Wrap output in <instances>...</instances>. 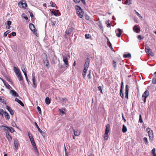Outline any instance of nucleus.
Masks as SVG:
<instances>
[{"mask_svg":"<svg viewBox=\"0 0 156 156\" xmlns=\"http://www.w3.org/2000/svg\"><path fill=\"white\" fill-rule=\"evenodd\" d=\"M151 154H152V156H156V154L155 153V149L154 148L151 151Z\"/></svg>","mask_w":156,"mask_h":156,"instance_id":"obj_33","label":"nucleus"},{"mask_svg":"<svg viewBox=\"0 0 156 156\" xmlns=\"http://www.w3.org/2000/svg\"><path fill=\"white\" fill-rule=\"evenodd\" d=\"M145 143L146 144H147L148 143L147 138L146 137H145L143 139Z\"/></svg>","mask_w":156,"mask_h":156,"instance_id":"obj_37","label":"nucleus"},{"mask_svg":"<svg viewBox=\"0 0 156 156\" xmlns=\"http://www.w3.org/2000/svg\"><path fill=\"white\" fill-rule=\"evenodd\" d=\"M88 69L84 68L83 70V72L84 73H86L87 70Z\"/></svg>","mask_w":156,"mask_h":156,"instance_id":"obj_64","label":"nucleus"},{"mask_svg":"<svg viewBox=\"0 0 156 156\" xmlns=\"http://www.w3.org/2000/svg\"><path fill=\"white\" fill-rule=\"evenodd\" d=\"M6 99L4 98L3 97H0V101L3 103L5 104H6L7 103V102L5 100Z\"/></svg>","mask_w":156,"mask_h":156,"instance_id":"obj_19","label":"nucleus"},{"mask_svg":"<svg viewBox=\"0 0 156 156\" xmlns=\"http://www.w3.org/2000/svg\"><path fill=\"white\" fill-rule=\"evenodd\" d=\"M90 37V36L89 34H86L85 35V37L86 39H89Z\"/></svg>","mask_w":156,"mask_h":156,"instance_id":"obj_48","label":"nucleus"},{"mask_svg":"<svg viewBox=\"0 0 156 156\" xmlns=\"http://www.w3.org/2000/svg\"><path fill=\"white\" fill-rule=\"evenodd\" d=\"M117 30L119 32V33H116V35L118 37H120L122 33V31L121 30L120 28L118 29Z\"/></svg>","mask_w":156,"mask_h":156,"instance_id":"obj_22","label":"nucleus"},{"mask_svg":"<svg viewBox=\"0 0 156 156\" xmlns=\"http://www.w3.org/2000/svg\"><path fill=\"white\" fill-rule=\"evenodd\" d=\"M45 102L46 104L48 105L51 103V99L48 97H46L45 99Z\"/></svg>","mask_w":156,"mask_h":156,"instance_id":"obj_21","label":"nucleus"},{"mask_svg":"<svg viewBox=\"0 0 156 156\" xmlns=\"http://www.w3.org/2000/svg\"><path fill=\"white\" fill-rule=\"evenodd\" d=\"M123 83L122 81L121 83V86L120 92V95L121 97L123 99L124 98V94L122 92V90L123 88Z\"/></svg>","mask_w":156,"mask_h":156,"instance_id":"obj_8","label":"nucleus"},{"mask_svg":"<svg viewBox=\"0 0 156 156\" xmlns=\"http://www.w3.org/2000/svg\"><path fill=\"white\" fill-rule=\"evenodd\" d=\"M113 62L114 67V68H115L116 67V62L114 60L113 61Z\"/></svg>","mask_w":156,"mask_h":156,"instance_id":"obj_59","label":"nucleus"},{"mask_svg":"<svg viewBox=\"0 0 156 156\" xmlns=\"http://www.w3.org/2000/svg\"><path fill=\"white\" fill-rule=\"evenodd\" d=\"M133 31L135 32H136V33H139V32L137 31L139 30V28L138 27V26L137 25H136L134 26L133 28Z\"/></svg>","mask_w":156,"mask_h":156,"instance_id":"obj_27","label":"nucleus"},{"mask_svg":"<svg viewBox=\"0 0 156 156\" xmlns=\"http://www.w3.org/2000/svg\"><path fill=\"white\" fill-rule=\"evenodd\" d=\"M137 37L140 40H142L143 39V38L140 35H138Z\"/></svg>","mask_w":156,"mask_h":156,"instance_id":"obj_63","label":"nucleus"},{"mask_svg":"<svg viewBox=\"0 0 156 156\" xmlns=\"http://www.w3.org/2000/svg\"><path fill=\"white\" fill-rule=\"evenodd\" d=\"M135 12L136 14L137 15V16L139 17L140 18H142V16L140 15L135 10Z\"/></svg>","mask_w":156,"mask_h":156,"instance_id":"obj_45","label":"nucleus"},{"mask_svg":"<svg viewBox=\"0 0 156 156\" xmlns=\"http://www.w3.org/2000/svg\"><path fill=\"white\" fill-rule=\"evenodd\" d=\"M32 81L33 83V87H34L36 88L37 87V84L36 83V79L34 78L33 79H32Z\"/></svg>","mask_w":156,"mask_h":156,"instance_id":"obj_32","label":"nucleus"},{"mask_svg":"<svg viewBox=\"0 0 156 156\" xmlns=\"http://www.w3.org/2000/svg\"><path fill=\"white\" fill-rule=\"evenodd\" d=\"M92 73V71L91 70L89 71V74L87 75V77L89 79H91V74Z\"/></svg>","mask_w":156,"mask_h":156,"instance_id":"obj_38","label":"nucleus"},{"mask_svg":"<svg viewBox=\"0 0 156 156\" xmlns=\"http://www.w3.org/2000/svg\"><path fill=\"white\" fill-rule=\"evenodd\" d=\"M15 101L17 102L18 103H19L21 106L23 107L24 106V104L22 102V101L17 98H16L15 99Z\"/></svg>","mask_w":156,"mask_h":156,"instance_id":"obj_20","label":"nucleus"},{"mask_svg":"<svg viewBox=\"0 0 156 156\" xmlns=\"http://www.w3.org/2000/svg\"><path fill=\"white\" fill-rule=\"evenodd\" d=\"M99 27L100 29L102 31V32H103V27H102V25L101 24L99 25Z\"/></svg>","mask_w":156,"mask_h":156,"instance_id":"obj_53","label":"nucleus"},{"mask_svg":"<svg viewBox=\"0 0 156 156\" xmlns=\"http://www.w3.org/2000/svg\"><path fill=\"white\" fill-rule=\"evenodd\" d=\"M4 114V111L3 109H0V114L1 115H3V114Z\"/></svg>","mask_w":156,"mask_h":156,"instance_id":"obj_52","label":"nucleus"},{"mask_svg":"<svg viewBox=\"0 0 156 156\" xmlns=\"http://www.w3.org/2000/svg\"><path fill=\"white\" fill-rule=\"evenodd\" d=\"M4 115L6 119L8 120L9 119V116L7 112H4Z\"/></svg>","mask_w":156,"mask_h":156,"instance_id":"obj_31","label":"nucleus"},{"mask_svg":"<svg viewBox=\"0 0 156 156\" xmlns=\"http://www.w3.org/2000/svg\"><path fill=\"white\" fill-rule=\"evenodd\" d=\"M6 138L8 139L9 141H11L12 140V138L11 136L9 135V133L8 131H7L6 132Z\"/></svg>","mask_w":156,"mask_h":156,"instance_id":"obj_15","label":"nucleus"},{"mask_svg":"<svg viewBox=\"0 0 156 156\" xmlns=\"http://www.w3.org/2000/svg\"><path fill=\"white\" fill-rule=\"evenodd\" d=\"M89 64L88 63H84V68H87L88 69V67L89 66Z\"/></svg>","mask_w":156,"mask_h":156,"instance_id":"obj_44","label":"nucleus"},{"mask_svg":"<svg viewBox=\"0 0 156 156\" xmlns=\"http://www.w3.org/2000/svg\"><path fill=\"white\" fill-rule=\"evenodd\" d=\"M28 135L30 140H32L31 139H34L32 135L31 134L30 132H28Z\"/></svg>","mask_w":156,"mask_h":156,"instance_id":"obj_34","label":"nucleus"},{"mask_svg":"<svg viewBox=\"0 0 156 156\" xmlns=\"http://www.w3.org/2000/svg\"><path fill=\"white\" fill-rule=\"evenodd\" d=\"M29 26L30 29L33 32H35L36 31V30L35 28V27L34 25L33 24L30 23L29 24Z\"/></svg>","mask_w":156,"mask_h":156,"instance_id":"obj_12","label":"nucleus"},{"mask_svg":"<svg viewBox=\"0 0 156 156\" xmlns=\"http://www.w3.org/2000/svg\"><path fill=\"white\" fill-rule=\"evenodd\" d=\"M147 131L150 140L152 141L153 140L154 136L153 131L150 128H148L147 129Z\"/></svg>","mask_w":156,"mask_h":156,"instance_id":"obj_3","label":"nucleus"},{"mask_svg":"<svg viewBox=\"0 0 156 156\" xmlns=\"http://www.w3.org/2000/svg\"><path fill=\"white\" fill-rule=\"evenodd\" d=\"M110 130V126L109 124H108L106 126V128L105 130V133L104 134V140H107L108 139V135Z\"/></svg>","mask_w":156,"mask_h":156,"instance_id":"obj_2","label":"nucleus"},{"mask_svg":"<svg viewBox=\"0 0 156 156\" xmlns=\"http://www.w3.org/2000/svg\"><path fill=\"white\" fill-rule=\"evenodd\" d=\"M37 109L38 111V112H39L40 114H41V108L39 106H37Z\"/></svg>","mask_w":156,"mask_h":156,"instance_id":"obj_43","label":"nucleus"},{"mask_svg":"<svg viewBox=\"0 0 156 156\" xmlns=\"http://www.w3.org/2000/svg\"><path fill=\"white\" fill-rule=\"evenodd\" d=\"M73 31V30L71 28H69L67 29L65 32L67 34H70Z\"/></svg>","mask_w":156,"mask_h":156,"instance_id":"obj_26","label":"nucleus"},{"mask_svg":"<svg viewBox=\"0 0 156 156\" xmlns=\"http://www.w3.org/2000/svg\"><path fill=\"white\" fill-rule=\"evenodd\" d=\"M139 121L140 122V123H142L143 122V120H142V118H141V115H139Z\"/></svg>","mask_w":156,"mask_h":156,"instance_id":"obj_49","label":"nucleus"},{"mask_svg":"<svg viewBox=\"0 0 156 156\" xmlns=\"http://www.w3.org/2000/svg\"><path fill=\"white\" fill-rule=\"evenodd\" d=\"M13 127H15L16 126V123L14 122H12L11 123Z\"/></svg>","mask_w":156,"mask_h":156,"instance_id":"obj_54","label":"nucleus"},{"mask_svg":"<svg viewBox=\"0 0 156 156\" xmlns=\"http://www.w3.org/2000/svg\"><path fill=\"white\" fill-rule=\"evenodd\" d=\"M12 23V22L10 21H7V24L8 25L10 26Z\"/></svg>","mask_w":156,"mask_h":156,"instance_id":"obj_57","label":"nucleus"},{"mask_svg":"<svg viewBox=\"0 0 156 156\" xmlns=\"http://www.w3.org/2000/svg\"><path fill=\"white\" fill-rule=\"evenodd\" d=\"M129 89V87L128 85L127 84L126 86V88H125V98L126 99H128V91Z\"/></svg>","mask_w":156,"mask_h":156,"instance_id":"obj_6","label":"nucleus"},{"mask_svg":"<svg viewBox=\"0 0 156 156\" xmlns=\"http://www.w3.org/2000/svg\"><path fill=\"white\" fill-rule=\"evenodd\" d=\"M98 90L100 91L101 93V94L103 93L102 92V88H101V87L100 86H99L98 87Z\"/></svg>","mask_w":156,"mask_h":156,"instance_id":"obj_46","label":"nucleus"},{"mask_svg":"<svg viewBox=\"0 0 156 156\" xmlns=\"http://www.w3.org/2000/svg\"><path fill=\"white\" fill-rule=\"evenodd\" d=\"M123 57L124 58H130L131 57V54L129 53L128 54H124L123 55Z\"/></svg>","mask_w":156,"mask_h":156,"instance_id":"obj_29","label":"nucleus"},{"mask_svg":"<svg viewBox=\"0 0 156 156\" xmlns=\"http://www.w3.org/2000/svg\"><path fill=\"white\" fill-rule=\"evenodd\" d=\"M17 76L18 77V80L20 81H21L23 80V78L22 76L21 73H19V74L17 75Z\"/></svg>","mask_w":156,"mask_h":156,"instance_id":"obj_28","label":"nucleus"},{"mask_svg":"<svg viewBox=\"0 0 156 156\" xmlns=\"http://www.w3.org/2000/svg\"><path fill=\"white\" fill-rule=\"evenodd\" d=\"M13 69L16 75L19 74V73H20V72L19 69H18V68H17L16 67H14Z\"/></svg>","mask_w":156,"mask_h":156,"instance_id":"obj_17","label":"nucleus"},{"mask_svg":"<svg viewBox=\"0 0 156 156\" xmlns=\"http://www.w3.org/2000/svg\"><path fill=\"white\" fill-rule=\"evenodd\" d=\"M43 62L47 68L48 69L49 68V64L47 59V58L44 59L43 60Z\"/></svg>","mask_w":156,"mask_h":156,"instance_id":"obj_14","label":"nucleus"},{"mask_svg":"<svg viewBox=\"0 0 156 156\" xmlns=\"http://www.w3.org/2000/svg\"><path fill=\"white\" fill-rule=\"evenodd\" d=\"M0 128L2 130L5 131L6 132L7 131H8L9 126H7L2 125L0 126Z\"/></svg>","mask_w":156,"mask_h":156,"instance_id":"obj_11","label":"nucleus"},{"mask_svg":"<svg viewBox=\"0 0 156 156\" xmlns=\"http://www.w3.org/2000/svg\"><path fill=\"white\" fill-rule=\"evenodd\" d=\"M19 144L18 140L17 139L15 140L14 142V145L15 150L17 149Z\"/></svg>","mask_w":156,"mask_h":156,"instance_id":"obj_13","label":"nucleus"},{"mask_svg":"<svg viewBox=\"0 0 156 156\" xmlns=\"http://www.w3.org/2000/svg\"><path fill=\"white\" fill-rule=\"evenodd\" d=\"M152 83L153 84H156V78H154L152 80Z\"/></svg>","mask_w":156,"mask_h":156,"instance_id":"obj_47","label":"nucleus"},{"mask_svg":"<svg viewBox=\"0 0 156 156\" xmlns=\"http://www.w3.org/2000/svg\"><path fill=\"white\" fill-rule=\"evenodd\" d=\"M12 35L13 36H15L16 35V33L15 32H13L12 33Z\"/></svg>","mask_w":156,"mask_h":156,"instance_id":"obj_61","label":"nucleus"},{"mask_svg":"<svg viewBox=\"0 0 156 156\" xmlns=\"http://www.w3.org/2000/svg\"><path fill=\"white\" fill-rule=\"evenodd\" d=\"M106 38L107 40V42H108V45H109L111 44V43H110L109 39L107 37H106Z\"/></svg>","mask_w":156,"mask_h":156,"instance_id":"obj_55","label":"nucleus"},{"mask_svg":"<svg viewBox=\"0 0 156 156\" xmlns=\"http://www.w3.org/2000/svg\"><path fill=\"white\" fill-rule=\"evenodd\" d=\"M39 132L41 133V134L43 137H44L45 136H46V133L43 131H42L41 130Z\"/></svg>","mask_w":156,"mask_h":156,"instance_id":"obj_36","label":"nucleus"},{"mask_svg":"<svg viewBox=\"0 0 156 156\" xmlns=\"http://www.w3.org/2000/svg\"><path fill=\"white\" fill-rule=\"evenodd\" d=\"M125 4L129 5L131 4L130 0H126L125 2Z\"/></svg>","mask_w":156,"mask_h":156,"instance_id":"obj_42","label":"nucleus"},{"mask_svg":"<svg viewBox=\"0 0 156 156\" xmlns=\"http://www.w3.org/2000/svg\"><path fill=\"white\" fill-rule=\"evenodd\" d=\"M4 82L5 83H4V85L6 87H7V88L9 90L12 89L11 86L8 84L7 82Z\"/></svg>","mask_w":156,"mask_h":156,"instance_id":"obj_24","label":"nucleus"},{"mask_svg":"<svg viewBox=\"0 0 156 156\" xmlns=\"http://www.w3.org/2000/svg\"><path fill=\"white\" fill-rule=\"evenodd\" d=\"M8 129L9 130V131L11 133H13L15 132V130L14 129L12 128V127H9V128Z\"/></svg>","mask_w":156,"mask_h":156,"instance_id":"obj_35","label":"nucleus"},{"mask_svg":"<svg viewBox=\"0 0 156 156\" xmlns=\"http://www.w3.org/2000/svg\"><path fill=\"white\" fill-rule=\"evenodd\" d=\"M149 91L146 90L143 94L142 96V98L144 102H146V99L149 95Z\"/></svg>","mask_w":156,"mask_h":156,"instance_id":"obj_4","label":"nucleus"},{"mask_svg":"<svg viewBox=\"0 0 156 156\" xmlns=\"http://www.w3.org/2000/svg\"><path fill=\"white\" fill-rule=\"evenodd\" d=\"M76 12L78 16L80 18H82L83 14V12L82 9L80 7L77 5L76 6Z\"/></svg>","mask_w":156,"mask_h":156,"instance_id":"obj_1","label":"nucleus"},{"mask_svg":"<svg viewBox=\"0 0 156 156\" xmlns=\"http://www.w3.org/2000/svg\"><path fill=\"white\" fill-rule=\"evenodd\" d=\"M6 79H7V81H8L9 82L11 83H12V80L9 78L7 77Z\"/></svg>","mask_w":156,"mask_h":156,"instance_id":"obj_56","label":"nucleus"},{"mask_svg":"<svg viewBox=\"0 0 156 156\" xmlns=\"http://www.w3.org/2000/svg\"><path fill=\"white\" fill-rule=\"evenodd\" d=\"M19 6L22 5L23 8H25L27 6V4L24 1H20L18 3Z\"/></svg>","mask_w":156,"mask_h":156,"instance_id":"obj_7","label":"nucleus"},{"mask_svg":"<svg viewBox=\"0 0 156 156\" xmlns=\"http://www.w3.org/2000/svg\"><path fill=\"white\" fill-rule=\"evenodd\" d=\"M64 147H65V154H66V155H67L68 154V153L67 152V150H66V149L65 147V145H64Z\"/></svg>","mask_w":156,"mask_h":156,"instance_id":"obj_60","label":"nucleus"},{"mask_svg":"<svg viewBox=\"0 0 156 156\" xmlns=\"http://www.w3.org/2000/svg\"><path fill=\"white\" fill-rule=\"evenodd\" d=\"M10 31L9 30H7L4 33V35L5 37L7 36V34L10 32Z\"/></svg>","mask_w":156,"mask_h":156,"instance_id":"obj_39","label":"nucleus"},{"mask_svg":"<svg viewBox=\"0 0 156 156\" xmlns=\"http://www.w3.org/2000/svg\"><path fill=\"white\" fill-rule=\"evenodd\" d=\"M34 124H35L36 127L37 128L39 131H40L41 130L40 128H39L36 122H34Z\"/></svg>","mask_w":156,"mask_h":156,"instance_id":"obj_41","label":"nucleus"},{"mask_svg":"<svg viewBox=\"0 0 156 156\" xmlns=\"http://www.w3.org/2000/svg\"><path fill=\"white\" fill-rule=\"evenodd\" d=\"M127 129L126 126L124 125H123L122 126V131L123 133H125L127 131Z\"/></svg>","mask_w":156,"mask_h":156,"instance_id":"obj_30","label":"nucleus"},{"mask_svg":"<svg viewBox=\"0 0 156 156\" xmlns=\"http://www.w3.org/2000/svg\"><path fill=\"white\" fill-rule=\"evenodd\" d=\"M6 109L9 111L11 115H13V112L12 110L10 107L8 105H7L6 107Z\"/></svg>","mask_w":156,"mask_h":156,"instance_id":"obj_16","label":"nucleus"},{"mask_svg":"<svg viewBox=\"0 0 156 156\" xmlns=\"http://www.w3.org/2000/svg\"><path fill=\"white\" fill-rule=\"evenodd\" d=\"M26 68L25 66L24 65H22L21 66V69L22 71L26 69Z\"/></svg>","mask_w":156,"mask_h":156,"instance_id":"obj_51","label":"nucleus"},{"mask_svg":"<svg viewBox=\"0 0 156 156\" xmlns=\"http://www.w3.org/2000/svg\"><path fill=\"white\" fill-rule=\"evenodd\" d=\"M145 51L146 53L149 55H151L152 57L154 56V53L152 52L151 50L149 47H146L145 48Z\"/></svg>","mask_w":156,"mask_h":156,"instance_id":"obj_5","label":"nucleus"},{"mask_svg":"<svg viewBox=\"0 0 156 156\" xmlns=\"http://www.w3.org/2000/svg\"><path fill=\"white\" fill-rule=\"evenodd\" d=\"M63 61L65 63L66 67H67L68 65V57L67 56H64L63 57Z\"/></svg>","mask_w":156,"mask_h":156,"instance_id":"obj_9","label":"nucleus"},{"mask_svg":"<svg viewBox=\"0 0 156 156\" xmlns=\"http://www.w3.org/2000/svg\"><path fill=\"white\" fill-rule=\"evenodd\" d=\"M24 75L25 77V78L26 79V80L28 82V77L27 76V73H24Z\"/></svg>","mask_w":156,"mask_h":156,"instance_id":"obj_58","label":"nucleus"},{"mask_svg":"<svg viewBox=\"0 0 156 156\" xmlns=\"http://www.w3.org/2000/svg\"><path fill=\"white\" fill-rule=\"evenodd\" d=\"M90 60L89 58H87L85 60V63L90 64Z\"/></svg>","mask_w":156,"mask_h":156,"instance_id":"obj_40","label":"nucleus"},{"mask_svg":"<svg viewBox=\"0 0 156 156\" xmlns=\"http://www.w3.org/2000/svg\"><path fill=\"white\" fill-rule=\"evenodd\" d=\"M10 93L12 96L18 97L19 96L18 94L14 90H11L10 91Z\"/></svg>","mask_w":156,"mask_h":156,"instance_id":"obj_10","label":"nucleus"},{"mask_svg":"<svg viewBox=\"0 0 156 156\" xmlns=\"http://www.w3.org/2000/svg\"><path fill=\"white\" fill-rule=\"evenodd\" d=\"M74 131V135L77 136H78L80 134V131H78V130H75L74 129H73Z\"/></svg>","mask_w":156,"mask_h":156,"instance_id":"obj_23","label":"nucleus"},{"mask_svg":"<svg viewBox=\"0 0 156 156\" xmlns=\"http://www.w3.org/2000/svg\"><path fill=\"white\" fill-rule=\"evenodd\" d=\"M32 144L33 147L34 148V151L37 154H38L39 153L38 152L37 147L36 146L35 143H34L33 144Z\"/></svg>","mask_w":156,"mask_h":156,"instance_id":"obj_18","label":"nucleus"},{"mask_svg":"<svg viewBox=\"0 0 156 156\" xmlns=\"http://www.w3.org/2000/svg\"><path fill=\"white\" fill-rule=\"evenodd\" d=\"M67 99L66 98H62L61 101H67Z\"/></svg>","mask_w":156,"mask_h":156,"instance_id":"obj_62","label":"nucleus"},{"mask_svg":"<svg viewBox=\"0 0 156 156\" xmlns=\"http://www.w3.org/2000/svg\"><path fill=\"white\" fill-rule=\"evenodd\" d=\"M51 12L55 16H57L58 15L57 12L53 11Z\"/></svg>","mask_w":156,"mask_h":156,"instance_id":"obj_50","label":"nucleus"},{"mask_svg":"<svg viewBox=\"0 0 156 156\" xmlns=\"http://www.w3.org/2000/svg\"><path fill=\"white\" fill-rule=\"evenodd\" d=\"M56 23V21H53L52 20H51L50 21V23H49L50 26H52L53 27L55 26Z\"/></svg>","mask_w":156,"mask_h":156,"instance_id":"obj_25","label":"nucleus"}]
</instances>
